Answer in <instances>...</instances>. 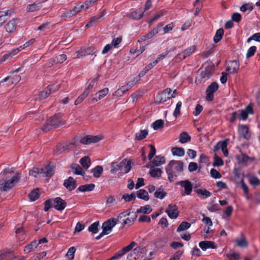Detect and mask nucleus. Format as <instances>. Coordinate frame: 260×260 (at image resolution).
I'll return each mask as SVG.
<instances>
[{"label":"nucleus","instance_id":"obj_11","mask_svg":"<svg viewBox=\"0 0 260 260\" xmlns=\"http://www.w3.org/2000/svg\"><path fill=\"white\" fill-rule=\"evenodd\" d=\"M252 106L250 104L248 105L244 109L239 111L238 118L240 120H245L249 114L253 113Z\"/></svg>","mask_w":260,"mask_h":260},{"label":"nucleus","instance_id":"obj_39","mask_svg":"<svg viewBox=\"0 0 260 260\" xmlns=\"http://www.w3.org/2000/svg\"><path fill=\"white\" fill-rule=\"evenodd\" d=\"M103 172V167L101 166H97L92 170L94 177L99 178Z\"/></svg>","mask_w":260,"mask_h":260},{"label":"nucleus","instance_id":"obj_30","mask_svg":"<svg viewBox=\"0 0 260 260\" xmlns=\"http://www.w3.org/2000/svg\"><path fill=\"white\" fill-rule=\"evenodd\" d=\"M237 157L240 163L245 165H247L249 160L252 161L253 159V158L249 157L243 154L238 155Z\"/></svg>","mask_w":260,"mask_h":260},{"label":"nucleus","instance_id":"obj_16","mask_svg":"<svg viewBox=\"0 0 260 260\" xmlns=\"http://www.w3.org/2000/svg\"><path fill=\"white\" fill-rule=\"evenodd\" d=\"M166 212L172 219H175L178 216V211L176 205H169L168 208L166 210Z\"/></svg>","mask_w":260,"mask_h":260},{"label":"nucleus","instance_id":"obj_51","mask_svg":"<svg viewBox=\"0 0 260 260\" xmlns=\"http://www.w3.org/2000/svg\"><path fill=\"white\" fill-rule=\"evenodd\" d=\"M248 243L244 238H242L240 239H238L236 240V245L242 247V248H245L247 246Z\"/></svg>","mask_w":260,"mask_h":260},{"label":"nucleus","instance_id":"obj_61","mask_svg":"<svg viewBox=\"0 0 260 260\" xmlns=\"http://www.w3.org/2000/svg\"><path fill=\"white\" fill-rule=\"evenodd\" d=\"M164 11H160L158 13L156 14L155 16L149 21V23L151 24L154 21L157 20L159 18H160L164 15Z\"/></svg>","mask_w":260,"mask_h":260},{"label":"nucleus","instance_id":"obj_34","mask_svg":"<svg viewBox=\"0 0 260 260\" xmlns=\"http://www.w3.org/2000/svg\"><path fill=\"white\" fill-rule=\"evenodd\" d=\"M228 140V139H226L224 141L218 142L213 148L214 152H215L217 151L219 149H221L222 150L225 147H227Z\"/></svg>","mask_w":260,"mask_h":260},{"label":"nucleus","instance_id":"obj_42","mask_svg":"<svg viewBox=\"0 0 260 260\" xmlns=\"http://www.w3.org/2000/svg\"><path fill=\"white\" fill-rule=\"evenodd\" d=\"M223 29H218L215 34V35L214 37V42L215 43H218L221 39L223 35Z\"/></svg>","mask_w":260,"mask_h":260},{"label":"nucleus","instance_id":"obj_7","mask_svg":"<svg viewBox=\"0 0 260 260\" xmlns=\"http://www.w3.org/2000/svg\"><path fill=\"white\" fill-rule=\"evenodd\" d=\"M144 250V249L140 247L135 248L134 251L127 255V260H142L143 257L142 253Z\"/></svg>","mask_w":260,"mask_h":260},{"label":"nucleus","instance_id":"obj_23","mask_svg":"<svg viewBox=\"0 0 260 260\" xmlns=\"http://www.w3.org/2000/svg\"><path fill=\"white\" fill-rule=\"evenodd\" d=\"M145 10L143 8H140L137 11H133L128 14L129 17L135 19H139L143 16V13Z\"/></svg>","mask_w":260,"mask_h":260},{"label":"nucleus","instance_id":"obj_22","mask_svg":"<svg viewBox=\"0 0 260 260\" xmlns=\"http://www.w3.org/2000/svg\"><path fill=\"white\" fill-rule=\"evenodd\" d=\"M54 173L53 167L51 165L41 168L42 177H50Z\"/></svg>","mask_w":260,"mask_h":260},{"label":"nucleus","instance_id":"obj_17","mask_svg":"<svg viewBox=\"0 0 260 260\" xmlns=\"http://www.w3.org/2000/svg\"><path fill=\"white\" fill-rule=\"evenodd\" d=\"M54 203V207L58 211L63 210L66 207V202L59 197L56 198L52 200Z\"/></svg>","mask_w":260,"mask_h":260},{"label":"nucleus","instance_id":"obj_9","mask_svg":"<svg viewBox=\"0 0 260 260\" xmlns=\"http://www.w3.org/2000/svg\"><path fill=\"white\" fill-rule=\"evenodd\" d=\"M171 89L170 88H167L161 94H158L156 98L157 99L159 100V103L165 102L171 98L175 97V95L171 94Z\"/></svg>","mask_w":260,"mask_h":260},{"label":"nucleus","instance_id":"obj_53","mask_svg":"<svg viewBox=\"0 0 260 260\" xmlns=\"http://www.w3.org/2000/svg\"><path fill=\"white\" fill-rule=\"evenodd\" d=\"M116 203V199L112 196H109L107 198L106 206L110 207Z\"/></svg>","mask_w":260,"mask_h":260},{"label":"nucleus","instance_id":"obj_21","mask_svg":"<svg viewBox=\"0 0 260 260\" xmlns=\"http://www.w3.org/2000/svg\"><path fill=\"white\" fill-rule=\"evenodd\" d=\"M239 62L237 60H234L230 62V65L226 69V71L230 72L231 74L236 73L239 69Z\"/></svg>","mask_w":260,"mask_h":260},{"label":"nucleus","instance_id":"obj_29","mask_svg":"<svg viewBox=\"0 0 260 260\" xmlns=\"http://www.w3.org/2000/svg\"><path fill=\"white\" fill-rule=\"evenodd\" d=\"M38 246L37 240H34L29 244L26 245L24 248V251L26 253H28L35 250Z\"/></svg>","mask_w":260,"mask_h":260},{"label":"nucleus","instance_id":"obj_27","mask_svg":"<svg viewBox=\"0 0 260 260\" xmlns=\"http://www.w3.org/2000/svg\"><path fill=\"white\" fill-rule=\"evenodd\" d=\"M79 162L83 168L86 170L88 169L91 165L90 159L88 156H84L82 157L80 160Z\"/></svg>","mask_w":260,"mask_h":260},{"label":"nucleus","instance_id":"obj_62","mask_svg":"<svg viewBox=\"0 0 260 260\" xmlns=\"http://www.w3.org/2000/svg\"><path fill=\"white\" fill-rule=\"evenodd\" d=\"M150 148V151L148 154V157L149 160H151L156 154V149L155 147L150 144L149 145Z\"/></svg>","mask_w":260,"mask_h":260},{"label":"nucleus","instance_id":"obj_4","mask_svg":"<svg viewBox=\"0 0 260 260\" xmlns=\"http://www.w3.org/2000/svg\"><path fill=\"white\" fill-rule=\"evenodd\" d=\"M131 168V162L124 159L120 162H112L111 164L110 172L114 174L118 171H121L122 173H127L130 171Z\"/></svg>","mask_w":260,"mask_h":260},{"label":"nucleus","instance_id":"obj_63","mask_svg":"<svg viewBox=\"0 0 260 260\" xmlns=\"http://www.w3.org/2000/svg\"><path fill=\"white\" fill-rule=\"evenodd\" d=\"M139 81V77H135L131 81H129L126 84L130 88H131L134 86H135Z\"/></svg>","mask_w":260,"mask_h":260},{"label":"nucleus","instance_id":"obj_6","mask_svg":"<svg viewBox=\"0 0 260 260\" xmlns=\"http://www.w3.org/2000/svg\"><path fill=\"white\" fill-rule=\"evenodd\" d=\"M60 124H61V121L57 116L55 115L48 120L46 125L43 128V131L47 132L52 128L59 126Z\"/></svg>","mask_w":260,"mask_h":260},{"label":"nucleus","instance_id":"obj_1","mask_svg":"<svg viewBox=\"0 0 260 260\" xmlns=\"http://www.w3.org/2000/svg\"><path fill=\"white\" fill-rule=\"evenodd\" d=\"M183 169V163L180 160H171L167 166L166 170L170 182L173 181L174 176H177Z\"/></svg>","mask_w":260,"mask_h":260},{"label":"nucleus","instance_id":"obj_12","mask_svg":"<svg viewBox=\"0 0 260 260\" xmlns=\"http://www.w3.org/2000/svg\"><path fill=\"white\" fill-rule=\"evenodd\" d=\"M21 80V77L19 75H13L7 77L0 82V84L3 82H7L6 86L8 87L12 84H16Z\"/></svg>","mask_w":260,"mask_h":260},{"label":"nucleus","instance_id":"obj_33","mask_svg":"<svg viewBox=\"0 0 260 260\" xmlns=\"http://www.w3.org/2000/svg\"><path fill=\"white\" fill-rule=\"evenodd\" d=\"M213 72V69L211 67H208L205 68V70L201 73V76L203 78L208 79L211 75Z\"/></svg>","mask_w":260,"mask_h":260},{"label":"nucleus","instance_id":"obj_47","mask_svg":"<svg viewBox=\"0 0 260 260\" xmlns=\"http://www.w3.org/2000/svg\"><path fill=\"white\" fill-rule=\"evenodd\" d=\"M190 226V224L187 222H182L179 226L178 227L177 231L180 232L189 229Z\"/></svg>","mask_w":260,"mask_h":260},{"label":"nucleus","instance_id":"obj_20","mask_svg":"<svg viewBox=\"0 0 260 260\" xmlns=\"http://www.w3.org/2000/svg\"><path fill=\"white\" fill-rule=\"evenodd\" d=\"M199 246L203 250H206L209 248L214 249L216 248L215 243L212 241H203L199 243Z\"/></svg>","mask_w":260,"mask_h":260},{"label":"nucleus","instance_id":"obj_8","mask_svg":"<svg viewBox=\"0 0 260 260\" xmlns=\"http://www.w3.org/2000/svg\"><path fill=\"white\" fill-rule=\"evenodd\" d=\"M116 223V219L114 218H110L103 223L102 225L103 231L107 235L109 234L112 231L113 228Z\"/></svg>","mask_w":260,"mask_h":260},{"label":"nucleus","instance_id":"obj_38","mask_svg":"<svg viewBox=\"0 0 260 260\" xmlns=\"http://www.w3.org/2000/svg\"><path fill=\"white\" fill-rule=\"evenodd\" d=\"M172 154L174 155L182 156L184 155V150L181 147H174L172 149Z\"/></svg>","mask_w":260,"mask_h":260},{"label":"nucleus","instance_id":"obj_45","mask_svg":"<svg viewBox=\"0 0 260 260\" xmlns=\"http://www.w3.org/2000/svg\"><path fill=\"white\" fill-rule=\"evenodd\" d=\"M20 51L19 49H14L12 50L9 53L6 54L3 56L1 59H3V61L6 59H9L12 57L13 55H15Z\"/></svg>","mask_w":260,"mask_h":260},{"label":"nucleus","instance_id":"obj_46","mask_svg":"<svg viewBox=\"0 0 260 260\" xmlns=\"http://www.w3.org/2000/svg\"><path fill=\"white\" fill-rule=\"evenodd\" d=\"M39 194V189L37 188L32 190L29 194V197L31 201H35L38 199Z\"/></svg>","mask_w":260,"mask_h":260},{"label":"nucleus","instance_id":"obj_56","mask_svg":"<svg viewBox=\"0 0 260 260\" xmlns=\"http://www.w3.org/2000/svg\"><path fill=\"white\" fill-rule=\"evenodd\" d=\"M136 245L137 243L135 242H132L128 245L123 247L121 250L125 254L126 253L131 250Z\"/></svg>","mask_w":260,"mask_h":260},{"label":"nucleus","instance_id":"obj_64","mask_svg":"<svg viewBox=\"0 0 260 260\" xmlns=\"http://www.w3.org/2000/svg\"><path fill=\"white\" fill-rule=\"evenodd\" d=\"M230 260H238L239 258V254L234 251H231L228 254Z\"/></svg>","mask_w":260,"mask_h":260},{"label":"nucleus","instance_id":"obj_32","mask_svg":"<svg viewBox=\"0 0 260 260\" xmlns=\"http://www.w3.org/2000/svg\"><path fill=\"white\" fill-rule=\"evenodd\" d=\"M94 187L95 185L93 184H86L80 186L78 188V190L81 192L90 191L94 189Z\"/></svg>","mask_w":260,"mask_h":260},{"label":"nucleus","instance_id":"obj_24","mask_svg":"<svg viewBox=\"0 0 260 260\" xmlns=\"http://www.w3.org/2000/svg\"><path fill=\"white\" fill-rule=\"evenodd\" d=\"M41 7V3L37 1L32 4L27 5L26 10L27 12H32L39 10Z\"/></svg>","mask_w":260,"mask_h":260},{"label":"nucleus","instance_id":"obj_18","mask_svg":"<svg viewBox=\"0 0 260 260\" xmlns=\"http://www.w3.org/2000/svg\"><path fill=\"white\" fill-rule=\"evenodd\" d=\"M73 146V143H70L69 145L62 144H58L56 147L55 152L56 154H58L60 153L68 151L70 149L72 148Z\"/></svg>","mask_w":260,"mask_h":260},{"label":"nucleus","instance_id":"obj_37","mask_svg":"<svg viewBox=\"0 0 260 260\" xmlns=\"http://www.w3.org/2000/svg\"><path fill=\"white\" fill-rule=\"evenodd\" d=\"M190 139V137L186 132H182L180 135L179 142L181 143L189 142Z\"/></svg>","mask_w":260,"mask_h":260},{"label":"nucleus","instance_id":"obj_31","mask_svg":"<svg viewBox=\"0 0 260 260\" xmlns=\"http://www.w3.org/2000/svg\"><path fill=\"white\" fill-rule=\"evenodd\" d=\"M165 162L164 157L160 155L156 156L152 161L153 166H159Z\"/></svg>","mask_w":260,"mask_h":260},{"label":"nucleus","instance_id":"obj_48","mask_svg":"<svg viewBox=\"0 0 260 260\" xmlns=\"http://www.w3.org/2000/svg\"><path fill=\"white\" fill-rule=\"evenodd\" d=\"M29 174L35 177H42L41 169L35 168L29 171Z\"/></svg>","mask_w":260,"mask_h":260},{"label":"nucleus","instance_id":"obj_43","mask_svg":"<svg viewBox=\"0 0 260 260\" xmlns=\"http://www.w3.org/2000/svg\"><path fill=\"white\" fill-rule=\"evenodd\" d=\"M196 192L203 198H207L211 196V193L205 189H197Z\"/></svg>","mask_w":260,"mask_h":260},{"label":"nucleus","instance_id":"obj_41","mask_svg":"<svg viewBox=\"0 0 260 260\" xmlns=\"http://www.w3.org/2000/svg\"><path fill=\"white\" fill-rule=\"evenodd\" d=\"M152 210L149 205H146L145 206L141 207L139 209L137 210L136 213L137 214L139 213L149 214L151 212Z\"/></svg>","mask_w":260,"mask_h":260},{"label":"nucleus","instance_id":"obj_35","mask_svg":"<svg viewBox=\"0 0 260 260\" xmlns=\"http://www.w3.org/2000/svg\"><path fill=\"white\" fill-rule=\"evenodd\" d=\"M148 132L146 129L141 130L135 135V139L137 140H141L146 137Z\"/></svg>","mask_w":260,"mask_h":260},{"label":"nucleus","instance_id":"obj_54","mask_svg":"<svg viewBox=\"0 0 260 260\" xmlns=\"http://www.w3.org/2000/svg\"><path fill=\"white\" fill-rule=\"evenodd\" d=\"M164 124V121L161 119H159L154 122L152 124V126L154 128V129L156 130L159 128L160 127H162Z\"/></svg>","mask_w":260,"mask_h":260},{"label":"nucleus","instance_id":"obj_36","mask_svg":"<svg viewBox=\"0 0 260 260\" xmlns=\"http://www.w3.org/2000/svg\"><path fill=\"white\" fill-rule=\"evenodd\" d=\"M52 89V86H48L40 93L39 98L40 99H44L47 98L51 93Z\"/></svg>","mask_w":260,"mask_h":260},{"label":"nucleus","instance_id":"obj_14","mask_svg":"<svg viewBox=\"0 0 260 260\" xmlns=\"http://www.w3.org/2000/svg\"><path fill=\"white\" fill-rule=\"evenodd\" d=\"M238 133L240 138H243L247 140L250 137V134L249 132V128L246 125H239Z\"/></svg>","mask_w":260,"mask_h":260},{"label":"nucleus","instance_id":"obj_40","mask_svg":"<svg viewBox=\"0 0 260 260\" xmlns=\"http://www.w3.org/2000/svg\"><path fill=\"white\" fill-rule=\"evenodd\" d=\"M167 193L164 191V189L159 188L157 189L154 192V197L159 199H163L166 196Z\"/></svg>","mask_w":260,"mask_h":260},{"label":"nucleus","instance_id":"obj_49","mask_svg":"<svg viewBox=\"0 0 260 260\" xmlns=\"http://www.w3.org/2000/svg\"><path fill=\"white\" fill-rule=\"evenodd\" d=\"M162 171L160 169H151L150 170L149 173L153 177H158L161 176Z\"/></svg>","mask_w":260,"mask_h":260},{"label":"nucleus","instance_id":"obj_2","mask_svg":"<svg viewBox=\"0 0 260 260\" xmlns=\"http://www.w3.org/2000/svg\"><path fill=\"white\" fill-rule=\"evenodd\" d=\"M21 177L20 173H17L12 177L7 176L5 178L0 180V194L2 191H7L11 189L19 180Z\"/></svg>","mask_w":260,"mask_h":260},{"label":"nucleus","instance_id":"obj_3","mask_svg":"<svg viewBox=\"0 0 260 260\" xmlns=\"http://www.w3.org/2000/svg\"><path fill=\"white\" fill-rule=\"evenodd\" d=\"M137 217L136 213H131L129 210L121 212L116 219V222L123 225L130 226L133 224Z\"/></svg>","mask_w":260,"mask_h":260},{"label":"nucleus","instance_id":"obj_5","mask_svg":"<svg viewBox=\"0 0 260 260\" xmlns=\"http://www.w3.org/2000/svg\"><path fill=\"white\" fill-rule=\"evenodd\" d=\"M98 50L93 46L83 47L73 54L74 58H82L86 55L96 56Z\"/></svg>","mask_w":260,"mask_h":260},{"label":"nucleus","instance_id":"obj_55","mask_svg":"<svg viewBox=\"0 0 260 260\" xmlns=\"http://www.w3.org/2000/svg\"><path fill=\"white\" fill-rule=\"evenodd\" d=\"M109 92V89L108 88H105L104 89L99 91L96 93V95H98V99L101 100L104 98Z\"/></svg>","mask_w":260,"mask_h":260},{"label":"nucleus","instance_id":"obj_10","mask_svg":"<svg viewBox=\"0 0 260 260\" xmlns=\"http://www.w3.org/2000/svg\"><path fill=\"white\" fill-rule=\"evenodd\" d=\"M218 84L216 82L211 84L206 89V100L212 101L214 98V93L218 89Z\"/></svg>","mask_w":260,"mask_h":260},{"label":"nucleus","instance_id":"obj_58","mask_svg":"<svg viewBox=\"0 0 260 260\" xmlns=\"http://www.w3.org/2000/svg\"><path fill=\"white\" fill-rule=\"evenodd\" d=\"M67 55L66 54H62L56 56L54 59H55L56 60L55 62L57 63H61L64 61H65L67 59Z\"/></svg>","mask_w":260,"mask_h":260},{"label":"nucleus","instance_id":"obj_60","mask_svg":"<svg viewBox=\"0 0 260 260\" xmlns=\"http://www.w3.org/2000/svg\"><path fill=\"white\" fill-rule=\"evenodd\" d=\"M100 19L101 17H98V16L92 17L91 18L90 21L86 24V27H87L93 25Z\"/></svg>","mask_w":260,"mask_h":260},{"label":"nucleus","instance_id":"obj_19","mask_svg":"<svg viewBox=\"0 0 260 260\" xmlns=\"http://www.w3.org/2000/svg\"><path fill=\"white\" fill-rule=\"evenodd\" d=\"M63 185L69 190H72L76 187V181L72 177H70L68 179L65 180Z\"/></svg>","mask_w":260,"mask_h":260},{"label":"nucleus","instance_id":"obj_50","mask_svg":"<svg viewBox=\"0 0 260 260\" xmlns=\"http://www.w3.org/2000/svg\"><path fill=\"white\" fill-rule=\"evenodd\" d=\"M99 223L98 222H94L88 227L89 231L92 232L93 234L97 233L99 231Z\"/></svg>","mask_w":260,"mask_h":260},{"label":"nucleus","instance_id":"obj_44","mask_svg":"<svg viewBox=\"0 0 260 260\" xmlns=\"http://www.w3.org/2000/svg\"><path fill=\"white\" fill-rule=\"evenodd\" d=\"M72 169L74 173L77 175H83L82 168L78 164H73L72 166Z\"/></svg>","mask_w":260,"mask_h":260},{"label":"nucleus","instance_id":"obj_59","mask_svg":"<svg viewBox=\"0 0 260 260\" xmlns=\"http://www.w3.org/2000/svg\"><path fill=\"white\" fill-rule=\"evenodd\" d=\"M76 249L74 247H70L67 253V256L68 257L70 260H72L74 258V253L75 252Z\"/></svg>","mask_w":260,"mask_h":260},{"label":"nucleus","instance_id":"obj_13","mask_svg":"<svg viewBox=\"0 0 260 260\" xmlns=\"http://www.w3.org/2000/svg\"><path fill=\"white\" fill-rule=\"evenodd\" d=\"M83 9H85V5L84 4L79 7H75L72 10L63 12L61 16L62 17H71Z\"/></svg>","mask_w":260,"mask_h":260},{"label":"nucleus","instance_id":"obj_25","mask_svg":"<svg viewBox=\"0 0 260 260\" xmlns=\"http://www.w3.org/2000/svg\"><path fill=\"white\" fill-rule=\"evenodd\" d=\"M16 20L15 19H13L10 20L9 22L7 23L6 25V30L8 32L11 33L13 32L14 30L16 28Z\"/></svg>","mask_w":260,"mask_h":260},{"label":"nucleus","instance_id":"obj_26","mask_svg":"<svg viewBox=\"0 0 260 260\" xmlns=\"http://www.w3.org/2000/svg\"><path fill=\"white\" fill-rule=\"evenodd\" d=\"M195 51V47L191 46L185 50H184L183 52L178 54V56L179 58L182 59L185 58L187 56H189L191 54H192Z\"/></svg>","mask_w":260,"mask_h":260},{"label":"nucleus","instance_id":"obj_28","mask_svg":"<svg viewBox=\"0 0 260 260\" xmlns=\"http://www.w3.org/2000/svg\"><path fill=\"white\" fill-rule=\"evenodd\" d=\"M137 197L144 201H148L149 199L147 191L143 189L137 191Z\"/></svg>","mask_w":260,"mask_h":260},{"label":"nucleus","instance_id":"obj_57","mask_svg":"<svg viewBox=\"0 0 260 260\" xmlns=\"http://www.w3.org/2000/svg\"><path fill=\"white\" fill-rule=\"evenodd\" d=\"M182 106V102L179 101L177 104L175 110L174 111L173 115L174 117H177L180 114V109Z\"/></svg>","mask_w":260,"mask_h":260},{"label":"nucleus","instance_id":"obj_52","mask_svg":"<svg viewBox=\"0 0 260 260\" xmlns=\"http://www.w3.org/2000/svg\"><path fill=\"white\" fill-rule=\"evenodd\" d=\"M88 96V92L84 91L75 101V105H78L81 103Z\"/></svg>","mask_w":260,"mask_h":260},{"label":"nucleus","instance_id":"obj_15","mask_svg":"<svg viewBox=\"0 0 260 260\" xmlns=\"http://www.w3.org/2000/svg\"><path fill=\"white\" fill-rule=\"evenodd\" d=\"M177 185H180L185 189V193L187 195L190 194L192 190V184L188 180L181 181L176 183Z\"/></svg>","mask_w":260,"mask_h":260}]
</instances>
